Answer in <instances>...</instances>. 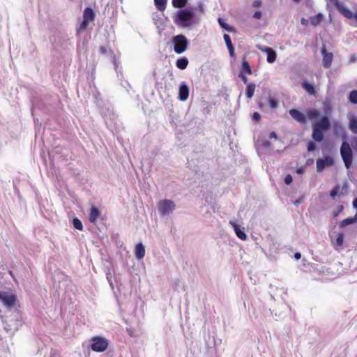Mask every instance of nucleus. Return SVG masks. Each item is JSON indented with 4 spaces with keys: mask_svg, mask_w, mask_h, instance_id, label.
I'll return each mask as SVG.
<instances>
[{
    "mask_svg": "<svg viewBox=\"0 0 357 357\" xmlns=\"http://www.w3.org/2000/svg\"><path fill=\"white\" fill-rule=\"evenodd\" d=\"M73 223L74 227L76 229L79 230V231H82L83 230L82 223V222L77 218H73Z\"/></svg>",
    "mask_w": 357,
    "mask_h": 357,
    "instance_id": "33",
    "label": "nucleus"
},
{
    "mask_svg": "<svg viewBox=\"0 0 357 357\" xmlns=\"http://www.w3.org/2000/svg\"><path fill=\"white\" fill-rule=\"evenodd\" d=\"M99 51L102 54H106L108 52V49L105 46H101L99 48Z\"/></svg>",
    "mask_w": 357,
    "mask_h": 357,
    "instance_id": "47",
    "label": "nucleus"
},
{
    "mask_svg": "<svg viewBox=\"0 0 357 357\" xmlns=\"http://www.w3.org/2000/svg\"><path fill=\"white\" fill-rule=\"evenodd\" d=\"M261 146L266 149H269L271 146V142L268 139H264L261 142Z\"/></svg>",
    "mask_w": 357,
    "mask_h": 357,
    "instance_id": "43",
    "label": "nucleus"
},
{
    "mask_svg": "<svg viewBox=\"0 0 357 357\" xmlns=\"http://www.w3.org/2000/svg\"><path fill=\"white\" fill-rule=\"evenodd\" d=\"M225 31H227L228 32H232L234 31V27L225 22Z\"/></svg>",
    "mask_w": 357,
    "mask_h": 357,
    "instance_id": "45",
    "label": "nucleus"
},
{
    "mask_svg": "<svg viewBox=\"0 0 357 357\" xmlns=\"http://www.w3.org/2000/svg\"><path fill=\"white\" fill-rule=\"evenodd\" d=\"M312 128V137L314 141L317 142H321L324 140V133L321 130L317 129L315 127Z\"/></svg>",
    "mask_w": 357,
    "mask_h": 357,
    "instance_id": "16",
    "label": "nucleus"
},
{
    "mask_svg": "<svg viewBox=\"0 0 357 357\" xmlns=\"http://www.w3.org/2000/svg\"><path fill=\"white\" fill-rule=\"evenodd\" d=\"M225 43L227 47L230 56L234 58L236 56L235 49L232 44L231 37L227 33H225Z\"/></svg>",
    "mask_w": 357,
    "mask_h": 357,
    "instance_id": "17",
    "label": "nucleus"
},
{
    "mask_svg": "<svg viewBox=\"0 0 357 357\" xmlns=\"http://www.w3.org/2000/svg\"><path fill=\"white\" fill-rule=\"evenodd\" d=\"M252 6H253V7H255V8L259 7L261 6V1L260 0H255L253 1Z\"/></svg>",
    "mask_w": 357,
    "mask_h": 357,
    "instance_id": "48",
    "label": "nucleus"
},
{
    "mask_svg": "<svg viewBox=\"0 0 357 357\" xmlns=\"http://www.w3.org/2000/svg\"><path fill=\"white\" fill-rule=\"evenodd\" d=\"M229 224L238 238L242 241H245L248 238V236L245 231V228L238 224V220L235 219L231 220L229 221Z\"/></svg>",
    "mask_w": 357,
    "mask_h": 357,
    "instance_id": "10",
    "label": "nucleus"
},
{
    "mask_svg": "<svg viewBox=\"0 0 357 357\" xmlns=\"http://www.w3.org/2000/svg\"><path fill=\"white\" fill-rule=\"evenodd\" d=\"M324 17L323 13H319L316 15L310 17V23L313 26H317L321 22Z\"/></svg>",
    "mask_w": 357,
    "mask_h": 357,
    "instance_id": "21",
    "label": "nucleus"
},
{
    "mask_svg": "<svg viewBox=\"0 0 357 357\" xmlns=\"http://www.w3.org/2000/svg\"><path fill=\"white\" fill-rule=\"evenodd\" d=\"M275 319L277 321L281 319V314H278L277 313H275Z\"/></svg>",
    "mask_w": 357,
    "mask_h": 357,
    "instance_id": "55",
    "label": "nucleus"
},
{
    "mask_svg": "<svg viewBox=\"0 0 357 357\" xmlns=\"http://www.w3.org/2000/svg\"><path fill=\"white\" fill-rule=\"evenodd\" d=\"M91 348L93 351L96 352H103L105 351L109 345L108 340L101 336H95L91 339Z\"/></svg>",
    "mask_w": 357,
    "mask_h": 357,
    "instance_id": "5",
    "label": "nucleus"
},
{
    "mask_svg": "<svg viewBox=\"0 0 357 357\" xmlns=\"http://www.w3.org/2000/svg\"><path fill=\"white\" fill-rule=\"evenodd\" d=\"M349 128L354 134L357 133V118L352 116L349 118Z\"/></svg>",
    "mask_w": 357,
    "mask_h": 357,
    "instance_id": "22",
    "label": "nucleus"
},
{
    "mask_svg": "<svg viewBox=\"0 0 357 357\" xmlns=\"http://www.w3.org/2000/svg\"><path fill=\"white\" fill-rule=\"evenodd\" d=\"M322 109L325 115L328 116V114L331 113L332 111V106L329 100H326L323 102Z\"/></svg>",
    "mask_w": 357,
    "mask_h": 357,
    "instance_id": "30",
    "label": "nucleus"
},
{
    "mask_svg": "<svg viewBox=\"0 0 357 357\" xmlns=\"http://www.w3.org/2000/svg\"><path fill=\"white\" fill-rule=\"evenodd\" d=\"M313 162H314L313 159H308V160H307V162H306V164H307V165H309L312 164Z\"/></svg>",
    "mask_w": 357,
    "mask_h": 357,
    "instance_id": "56",
    "label": "nucleus"
},
{
    "mask_svg": "<svg viewBox=\"0 0 357 357\" xmlns=\"http://www.w3.org/2000/svg\"><path fill=\"white\" fill-rule=\"evenodd\" d=\"M189 96V89L188 86L183 83L179 87L178 98L181 101H185Z\"/></svg>",
    "mask_w": 357,
    "mask_h": 357,
    "instance_id": "15",
    "label": "nucleus"
},
{
    "mask_svg": "<svg viewBox=\"0 0 357 357\" xmlns=\"http://www.w3.org/2000/svg\"><path fill=\"white\" fill-rule=\"evenodd\" d=\"M348 99L351 103L357 104V90H352L349 94Z\"/></svg>",
    "mask_w": 357,
    "mask_h": 357,
    "instance_id": "31",
    "label": "nucleus"
},
{
    "mask_svg": "<svg viewBox=\"0 0 357 357\" xmlns=\"http://www.w3.org/2000/svg\"><path fill=\"white\" fill-rule=\"evenodd\" d=\"M100 215L101 213L97 207L94 206H91V208H90L89 215V222L95 225L97 222L98 218H100Z\"/></svg>",
    "mask_w": 357,
    "mask_h": 357,
    "instance_id": "14",
    "label": "nucleus"
},
{
    "mask_svg": "<svg viewBox=\"0 0 357 357\" xmlns=\"http://www.w3.org/2000/svg\"><path fill=\"white\" fill-rule=\"evenodd\" d=\"M340 186L336 185L330 192V196L332 198H335L339 193Z\"/></svg>",
    "mask_w": 357,
    "mask_h": 357,
    "instance_id": "36",
    "label": "nucleus"
},
{
    "mask_svg": "<svg viewBox=\"0 0 357 357\" xmlns=\"http://www.w3.org/2000/svg\"><path fill=\"white\" fill-rule=\"evenodd\" d=\"M257 48L261 50V52L267 54L268 52L271 51V49L272 47L264 46V45H257Z\"/></svg>",
    "mask_w": 357,
    "mask_h": 357,
    "instance_id": "40",
    "label": "nucleus"
},
{
    "mask_svg": "<svg viewBox=\"0 0 357 357\" xmlns=\"http://www.w3.org/2000/svg\"><path fill=\"white\" fill-rule=\"evenodd\" d=\"M218 23H219L220 26L222 28H223V18H222V17H219V18H218Z\"/></svg>",
    "mask_w": 357,
    "mask_h": 357,
    "instance_id": "54",
    "label": "nucleus"
},
{
    "mask_svg": "<svg viewBox=\"0 0 357 357\" xmlns=\"http://www.w3.org/2000/svg\"><path fill=\"white\" fill-rule=\"evenodd\" d=\"M284 183L287 185H290L293 181V177L290 174H287L284 179Z\"/></svg>",
    "mask_w": 357,
    "mask_h": 357,
    "instance_id": "42",
    "label": "nucleus"
},
{
    "mask_svg": "<svg viewBox=\"0 0 357 357\" xmlns=\"http://www.w3.org/2000/svg\"><path fill=\"white\" fill-rule=\"evenodd\" d=\"M245 74L251 75L252 73L251 67L248 61L243 59L241 65V70Z\"/></svg>",
    "mask_w": 357,
    "mask_h": 357,
    "instance_id": "26",
    "label": "nucleus"
},
{
    "mask_svg": "<svg viewBox=\"0 0 357 357\" xmlns=\"http://www.w3.org/2000/svg\"><path fill=\"white\" fill-rule=\"evenodd\" d=\"M291 1H292L294 3H299L301 1V0H291Z\"/></svg>",
    "mask_w": 357,
    "mask_h": 357,
    "instance_id": "57",
    "label": "nucleus"
},
{
    "mask_svg": "<svg viewBox=\"0 0 357 357\" xmlns=\"http://www.w3.org/2000/svg\"><path fill=\"white\" fill-rule=\"evenodd\" d=\"M167 0H154V4L158 10L162 12L165 10Z\"/></svg>",
    "mask_w": 357,
    "mask_h": 357,
    "instance_id": "27",
    "label": "nucleus"
},
{
    "mask_svg": "<svg viewBox=\"0 0 357 357\" xmlns=\"http://www.w3.org/2000/svg\"><path fill=\"white\" fill-rule=\"evenodd\" d=\"M344 234L343 231H340L338 233L337 236L336 238V245L339 247L342 246L344 243Z\"/></svg>",
    "mask_w": 357,
    "mask_h": 357,
    "instance_id": "32",
    "label": "nucleus"
},
{
    "mask_svg": "<svg viewBox=\"0 0 357 357\" xmlns=\"http://www.w3.org/2000/svg\"><path fill=\"white\" fill-rule=\"evenodd\" d=\"M261 114L259 112H255L252 114V119L253 121L258 122L261 120Z\"/></svg>",
    "mask_w": 357,
    "mask_h": 357,
    "instance_id": "38",
    "label": "nucleus"
},
{
    "mask_svg": "<svg viewBox=\"0 0 357 357\" xmlns=\"http://www.w3.org/2000/svg\"><path fill=\"white\" fill-rule=\"evenodd\" d=\"M312 127H315L317 129L321 130L326 132L331 128V123L329 117L327 115H324L319 119L315 121Z\"/></svg>",
    "mask_w": 357,
    "mask_h": 357,
    "instance_id": "8",
    "label": "nucleus"
},
{
    "mask_svg": "<svg viewBox=\"0 0 357 357\" xmlns=\"http://www.w3.org/2000/svg\"><path fill=\"white\" fill-rule=\"evenodd\" d=\"M321 53L323 56L322 59V65L325 68H328L331 67L332 61L333 59V54L331 52H328L326 51V47L324 46L321 49Z\"/></svg>",
    "mask_w": 357,
    "mask_h": 357,
    "instance_id": "12",
    "label": "nucleus"
},
{
    "mask_svg": "<svg viewBox=\"0 0 357 357\" xmlns=\"http://www.w3.org/2000/svg\"><path fill=\"white\" fill-rule=\"evenodd\" d=\"M96 14L91 8L87 7L83 12V20L77 29V34H80L82 31H85L90 22H93L95 20Z\"/></svg>",
    "mask_w": 357,
    "mask_h": 357,
    "instance_id": "3",
    "label": "nucleus"
},
{
    "mask_svg": "<svg viewBox=\"0 0 357 357\" xmlns=\"http://www.w3.org/2000/svg\"><path fill=\"white\" fill-rule=\"evenodd\" d=\"M305 201V195H301L300 197L296 199L294 202V205L296 206H298L304 202Z\"/></svg>",
    "mask_w": 357,
    "mask_h": 357,
    "instance_id": "37",
    "label": "nucleus"
},
{
    "mask_svg": "<svg viewBox=\"0 0 357 357\" xmlns=\"http://www.w3.org/2000/svg\"><path fill=\"white\" fill-rule=\"evenodd\" d=\"M301 23L303 26H307L308 24V20H307L304 17H302L301 20Z\"/></svg>",
    "mask_w": 357,
    "mask_h": 357,
    "instance_id": "50",
    "label": "nucleus"
},
{
    "mask_svg": "<svg viewBox=\"0 0 357 357\" xmlns=\"http://www.w3.org/2000/svg\"><path fill=\"white\" fill-rule=\"evenodd\" d=\"M255 84L254 83L248 84L245 89V96L248 98L250 99L252 98L255 93Z\"/></svg>",
    "mask_w": 357,
    "mask_h": 357,
    "instance_id": "25",
    "label": "nucleus"
},
{
    "mask_svg": "<svg viewBox=\"0 0 357 357\" xmlns=\"http://www.w3.org/2000/svg\"><path fill=\"white\" fill-rule=\"evenodd\" d=\"M289 115L296 121L301 123H306L307 122V116L302 112L299 111L297 109H291L289 111Z\"/></svg>",
    "mask_w": 357,
    "mask_h": 357,
    "instance_id": "13",
    "label": "nucleus"
},
{
    "mask_svg": "<svg viewBox=\"0 0 357 357\" xmlns=\"http://www.w3.org/2000/svg\"><path fill=\"white\" fill-rule=\"evenodd\" d=\"M262 16V13L260 10H257L254 13L252 17L255 19H260Z\"/></svg>",
    "mask_w": 357,
    "mask_h": 357,
    "instance_id": "46",
    "label": "nucleus"
},
{
    "mask_svg": "<svg viewBox=\"0 0 357 357\" xmlns=\"http://www.w3.org/2000/svg\"><path fill=\"white\" fill-rule=\"evenodd\" d=\"M307 119L310 121L321 118V112L317 109H310L307 111Z\"/></svg>",
    "mask_w": 357,
    "mask_h": 357,
    "instance_id": "20",
    "label": "nucleus"
},
{
    "mask_svg": "<svg viewBox=\"0 0 357 357\" xmlns=\"http://www.w3.org/2000/svg\"><path fill=\"white\" fill-rule=\"evenodd\" d=\"M188 0H172V3L173 7L176 8H181L186 6Z\"/></svg>",
    "mask_w": 357,
    "mask_h": 357,
    "instance_id": "29",
    "label": "nucleus"
},
{
    "mask_svg": "<svg viewBox=\"0 0 357 357\" xmlns=\"http://www.w3.org/2000/svg\"><path fill=\"white\" fill-rule=\"evenodd\" d=\"M188 65V60L186 57H182L176 60V66L181 70H184Z\"/></svg>",
    "mask_w": 357,
    "mask_h": 357,
    "instance_id": "24",
    "label": "nucleus"
},
{
    "mask_svg": "<svg viewBox=\"0 0 357 357\" xmlns=\"http://www.w3.org/2000/svg\"><path fill=\"white\" fill-rule=\"evenodd\" d=\"M352 206L354 208L357 209V197L354 198L352 202Z\"/></svg>",
    "mask_w": 357,
    "mask_h": 357,
    "instance_id": "53",
    "label": "nucleus"
},
{
    "mask_svg": "<svg viewBox=\"0 0 357 357\" xmlns=\"http://www.w3.org/2000/svg\"><path fill=\"white\" fill-rule=\"evenodd\" d=\"M301 86L303 89L310 95H314L316 93V90L312 83H310L309 82L305 80L301 83Z\"/></svg>",
    "mask_w": 357,
    "mask_h": 357,
    "instance_id": "19",
    "label": "nucleus"
},
{
    "mask_svg": "<svg viewBox=\"0 0 357 357\" xmlns=\"http://www.w3.org/2000/svg\"><path fill=\"white\" fill-rule=\"evenodd\" d=\"M238 76L242 79L244 84H247L248 79L245 73H243V72H240Z\"/></svg>",
    "mask_w": 357,
    "mask_h": 357,
    "instance_id": "44",
    "label": "nucleus"
},
{
    "mask_svg": "<svg viewBox=\"0 0 357 357\" xmlns=\"http://www.w3.org/2000/svg\"><path fill=\"white\" fill-rule=\"evenodd\" d=\"M269 138L278 139L277 133L275 131L271 132V133L269 134Z\"/></svg>",
    "mask_w": 357,
    "mask_h": 357,
    "instance_id": "49",
    "label": "nucleus"
},
{
    "mask_svg": "<svg viewBox=\"0 0 357 357\" xmlns=\"http://www.w3.org/2000/svg\"><path fill=\"white\" fill-rule=\"evenodd\" d=\"M344 207L342 205H339L337 208V210L333 211V217L336 218L339 215V214L342 212Z\"/></svg>",
    "mask_w": 357,
    "mask_h": 357,
    "instance_id": "39",
    "label": "nucleus"
},
{
    "mask_svg": "<svg viewBox=\"0 0 357 357\" xmlns=\"http://www.w3.org/2000/svg\"><path fill=\"white\" fill-rule=\"evenodd\" d=\"M135 255L139 260L143 259L145 256V248L142 243H139L135 245Z\"/></svg>",
    "mask_w": 357,
    "mask_h": 357,
    "instance_id": "18",
    "label": "nucleus"
},
{
    "mask_svg": "<svg viewBox=\"0 0 357 357\" xmlns=\"http://www.w3.org/2000/svg\"><path fill=\"white\" fill-rule=\"evenodd\" d=\"M304 168L303 167H298L296 169V173L298 174H303L304 173Z\"/></svg>",
    "mask_w": 357,
    "mask_h": 357,
    "instance_id": "51",
    "label": "nucleus"
},
{
    "mask_svg": "<svg viewBox=\"0 0 357 357\" xmlns=\"http://www.w3.org/2000/svg\"><path fill=\"white\" fill-rule=\"evenodd\" d=\"M277 58V54L276 52L271 48V51L268 52L266 54V61L269 63H273L275 61Z\"/></svg>",
    "mask_w": 357,
    "mask_h": 357,
    "instance_id": "28",
    "label": "nucleus"
},
{
    "mask_svg": "<svg viewBox=\"0 0 357 357\" xmlns=\"http://www.w3.org/2000/svg\"><path fill=\"white\" fill-rule=\"evenodd\" d=\"M315 141L310 140L307 144V149L308 152H313L317 149V144Z\"/></svg>",
    "mask_w": 357,
    "mask_h": 357,
    "instance_id": "34",
    "label": "nucleus"
},
{
    "mask_svg": "<svg viewBox=\"0 0 357 357\" xmlns=\"http://www.w3.org/2000/svg\"><path fill=\"white\" fill-rule=\"evenodd\" d=\"M268 104L271 109H275L278 106V100L275 98L271 97L268 100Z\"/></svg>",
    "mask_w": 357,
    "mask_h": 357,
    "instance_id": "35",
    "label": "nucleus"
},
{
    "mask_svg": "<svg viewBox=\"0 0 357 357\" xmlns=\"http://www.w3.org/2000/svg\"><path fill=\"white\" fill-rule=\"evenodd\" d=\"M194 17L195 14L192 11L188 9L180 10L177 13L174 22L179 26H188L191 24V21Z\"/></svg>",
    "mask_w": 357,
    "mask_h": 357,
    "instance_id": "2",
    "label": "nucleus"
},
{
    "mask_svg": "<svg viewBox=\"0 0 357 357\" xmlns=\"http://www.w3.org/2000/svg\"><path fill=\"white\" fill-rule=\"evenodd\" d=\"M0 301L7 308L10 309L15 305L17 298L13 294L0 291Z\"/></svg>",
    "mask_w": 357,
    "mask_h": 357,
    "instance_id": "9",
    "label": "nucleus"
},
{
    "mask_svg": "<svg viewBox=\"0 0 357 357\" xmlns=\"http://www.w3.org/2000/svg\"><path fill=\"white\" fill-rule=\"evenodd\" d=\"M351 149H354L357 152V137L354 136L351 138Z\"/></svg>",
    "mask_w": 357,
    "mask_h": 357,
    "instance_id": "41",
    "label": "nucleus"
},
{
    "mask_svg": "<svg viewBox=\"0 0 357 357\" xmlns=\"http://www.w3.org/2000/svg\"><path fill=\"white\" fill-rule=\"evenodd\" d=\"M294 258L296 260H299L301 258V254L298 252L294 253Z\"/></svg>",
    "mask_w": 357,
    "mask_h": 357,
    "instance_id": "52",
    "label": "nucleus"
},
{
    "mask_svg": "<svg viewBox=\"0 0 357 357\" xmlns=\"http://www.w3.org/2000/svg\"><path fill=\"white\" fill-rule=\"evenodd\" d=\"M357 222L356 220L354 217H349L342 220L339 223L340 228H344L345 227Z\"/></svg>",
    "mask_w": 357,
    "mask_h": 357,
    "instance_id": "23",
    "label": "nucleus"
},
{
    "mask_svg": "<svg viewBox=\"0 0 357 357\" xmlns=\"http://www.w3.org/2000/svg\"><path fill=\"white\" fill-rule=\"evenodd\" d=\"M337 10L347 19L351 20L350 24L357 26V12L353 13L351 10L343 6L339 1L335 3Z\"/></svg>",
    "mask_w": 357,
    "mask_h": 357,
    "instance_id": "6",
    "label": "nucleus"
},
{
    "mask_svg": "<svg viewBox=\"0 0 357 357\" xmlns=\"http://www.w3.org/2000/svg\"><path fill=\"white\" fill-rule=\"evenodd\" d=\"M172 43L174 45V50L176 54L184 52L188 45L187 38L182 34L174 36L172 38Z\"/></svg>",
    "mask_w": 357,
    "mask_h": 357,
    "instance_id": "4",
    "label": "nucleus"
},
{
    "mask_svg": "<svg viewBox=\"0 0 357 357\" xmlns=\"http://www.w3.org/2000/svg\"><path fill=\"white\" fill-rule=\"evenodd\" d=\"M333 133L335 136L340 137L342 139L340 149V155L345 167L349 169L352 165L354 153L351 145L347 141V134L345 128L340 121H335L333 123Z\"/></svg>",
    "mask_w": 357,
    "mask_h": 357,
    "instance_id": "1",
    "label": "nucleus"
},
{
    "mask_svg": "<svg viewBox=\"0 0 357 357\" xmlns=\"http://www.w3.org/2000/svg\"><path fill=\"white\" fill-rule=\"evenodd\" d=\"M347 187V183H344L343 186H342V188H346Z\"/></svg>",
    "mask_w": 357,
    "mask_h": 357,
    "instance_id": "58",
    "label": "nucleus"
},
{
    "mask_svg": "<svg viewBox=\"0 0 357 357\" xmlns=\"http://www.w3.org/2000/svg\"><path fill=\"white\" fill-rule=\"evenodd\" d=\"M334 165V160L331 156L326 155L324 158L317 160V171L322 172L325 168L331 167Z\"/></svg>",
    "mask_w": 357,
    "mask_h": 357,
    "instance_id": "11",
    "label": "nucleus"
},
{
    "mask_svg": "<svg viewBox=\"0 0 357 357\" xmlns=\"http://www.w3.org/2000/svg\"><path fill=\"white\" fill-rule=\"evenodd\" d=\"M158 208L161 215L172 213L175 208V204L170 199H162L158 202Z\"/></svg>",
    "mask_w": 357,
    "mask_h": 357,
    "instance_id": "7",
    "label": "nucleus"
}]
</instances>
